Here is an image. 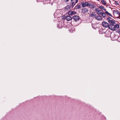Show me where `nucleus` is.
Returning a JSON list of instances; mask_svg holds the SVG:
<instances>
[{
	"label": "nucleus",
	"instance_id": "aec40b11",
	"mask_svg": "<svg viewBox=\"0 0 120 120\" xmlns=\"http://www.w3.org/2000/svg\"><path fill=\"white\" fill-rule=\"evenodd\" d=\"M105 13L107 14L108 15L112 17V15L109 12H108V11H105Z\"/></svg>",
	"mask_w": 120,
	"mask_h": 120
},
{
	"label": "nucleus",
	"instance_id": "5701e85b",
	"mask_svg": "<svg viewBox=\"0 0 120 120\" xmlns=\"http://www.w3.org/2000/svg\"><path fill=\"white\" fill-rule=\"evenodd\" d=\"M101 11L99 10V11H98V12H97V13L99 15H101V13L102 12H100Z\"/></svg>",
	"mask_w": 120,
	"mask_h": 120
},
{
	"label": "nucleus",
	"instance_id": "2eb2a0df",
	"mask_svg": "<svg viewBox=\"0 0 120 120\" xmlns=\"http://www.w3.org/2000/svg\"><path fill=\"white\" fill-rule=\"evenodd\" d=\"M98 7L101 10H104L105 11H106V9L104 8V7L103 6H99Z\"/></svg>",
	"mask_w": 120,
	"mask_h": 120
},
{
	"label": "nucleus",
	"instance_id": "39448f33",
	"mask_svg": "<svg viewBox=\"0 0 120 120\" xmlns=\"http://www.w3.org/2000/svg\"><path fill=\"white\" fill-rule=\"evenodd\" d=\"M82 12L84 14L88 12V9L86 8H84L82 9Z\"/></svg>",
	"mask_w": 120,
	"mask_h": 120
},
{
	"label": "nucleus",
	"instance_id": "dca6fc26",
	"mask_svg": "<svg viewBox=\"0 0 120 120\" xmlns=\"http://www.w3.org/2000/svg\"><path fill=\"white\" fill-rule=\"evenodd\" d=\"M76 9H79L81 8L80 6L78 4L77 5L75 6V7Z\"/></svg>",
	"mask_w": 120,
	"mask_h": 120
},
{
	"label": "nucleus",
	"instance_id": "9b49d317",
	"mask_svg": "<svg viewBox=\"0 0 120 120\" xmlns=\"http://www.w3.org/2000/svg\"><path fill=\"white\" fill-rule=\"evenodd\" d=\"M65 19L67 21H69L72 19V18L69 15H68L66 17Z\"/></svg>",
	"mask_w": 120,
	"mask_h": 120
},
{
	"label": "nucleus",
	"instance_id": "f257e3e1",
	"mask_svg": "<svg viewBox=\"0 0 120 120\" xmlns=\"http://www.w3.org/2000/svg\"><path fill=\"white\" fill-rule=\"evenodd\" d=\"M114 14L117 15V18H119L120 17V12L118 10H114L113 11Z\"/></svg>",
	"mask_w": 120,
	"mask_h": 120
},
{
	"label": "nucleus",
	"instance_id": "423d86ee",
	"mask_svg": "<svg viewBox=\"0 0 120 120\" xmlns=\"http://www.w3.org/2000/svg\"><path fill=\"white\" fill-rule=\"evenodd\" d=\"M73 18L75 21H77L80 18L79 16L75 15L73 16Z\"/></svg>",
	"mask_w": 120,
	"mask_h": 120
},
{
	"label": "nucleus",
	"instance_id": "0eeeda50",
	"mask_svg": "<svg viewBox=\"0 0 120 120\" xmlns=\"http://www.w3.org/2000/svg\"><path fill=\"white\" fill-rule=\"evenodd\" d=\"M88 7L91 8H93L95 7V5L92 3H89Z\"/></svg>",
	"mask_w": 120,
	"mask_h": 120
},
{
	"label": "nucleus",
	"instance_id": "c85d7f7f",
	"mask_svg": "<svg viewBox=\"0 0 120 120\" xmlns=\"http://www.w3.org/2000/svg\"><path fill=\"white\" fill-rule=\"evenodd\" d=\"M98 0V1H99V0Z\"/></svg>",
	"mask_w": 120,
	"mask_h": 120
},
{
	"label": "nucleus",
	"instance_id": "a878e982",
	"mask_svg": "<svg viewBox=\"0 0 120 120\" xmlns=\"http://www.w3.org/2000/svg\"><path fill=\"white\" fill-rule=\"evenodd\" d=\"M99 9L98 8H96L95 9V11H97V12H98V11H99Z\"/></svg>",
	"mask_w": 120,
	"mask_h": 120
},
{
	"label": "nucleus",
	"instance_id": "a211bd4d",
	"mask_svg": "<svg viewBox=\"0 0 120 120\" xmlns=\"http://www.w3.org/2000/svg\"><path fill=\"white\" fill-rule=\"evenodd\" d=\"M115 29H116V28H118L119 27V24H116L115 25H114Z\"/></svg>",
	"mask_w": 120,
	"mask_h": 120
},
{
	"label": "nucleus",
	"instance_id": "6ab92c4d",
	"mask_svg": "<svg viewBox=\"0 0 120 120\" xmlns=\"http://www.w3.org/2000/svg\"><path fill=\"white\" fill-rule=\"evenodd\" d=\"M75 2H71V6L73 7L75 5Z\"/></svg>",
	"mask_w": 120,
	"mask_h": 120
},
{
	"label": "nucleus",
	"instance_id": "6e6552de",
	"mask_svg": "<svg viewBox=\"0 0 120 120\" xmlns=\"http://www.w3.org/2000/svg\"><path fill=\"white\" fill-rule=\"evenodd\" d=\"M75 11H69L68 12V14L69 15H75L76 13Z\"/></svg>",
	"mask_w": 120,
	"mask_h": 120
},
{
	"label": "nucleus",
	"instance_id": "9d476101",
	"mask_svg": "<svg viewBox=\"0 0 120 120\" xmlns=\"http://www.w3.org/2000/svg\"><path fill=\"white\" fill-rule=\"evenodd\" d=\"M110 37L112 38H113L114 39L116 40V35L114 33H111L110 35Z\"/></svg>",
	"mask_w": 120,
	"mask_h": 120
},
{
	"label": "nucleus",
	"instance_id": "bb28decb",
	"mask_svg": "<svg viewBox=\"0 0 120 120\" xmlns=\"http://www.w3.org/2000/svg\"><path fill=\"white\" fill-rule=\"evenodd\" d=\"M64 1L65 2H68L69 1V0H64Z\"/></svg>",
	"mask_w": 120,
	"mask_h": 120
},
{
	"label": "nucleus",
	"instance_id": "f8f14e48",
	"mask_svg": "<svg viewBox=\"0 0 120 120\" xmlns=\"http://www.w3.org/2000/svg\"><path fill=\"white\" fill-rule=\"evenodd\" d=\"M105 36L106 37H108L110 36V32L109 31H106L105 33Z\"/></svg>",
	"mask_w": 120,
	"mask_h": 120
},
{
	"label": "nucleus",
	"instance_id": "1a4fd4ad",
	"mask_svg": "<svg viewBox=\"0 0 120 120\" xmlns=\"http://www.w3.org/2000/svg\"><path fill=\"white\" fill-rule=\"evenodd\" d=\"M96 19L98 20H102V18L101 16L100 15H97L95 17Z\"/></svg>",
	"mask_w": 120,
	"mask_h": 120
},
{
	"label": "nucleus",
	"instance_id": "4be33fe9",
	"mask_svg": "<svg viewBox=\"0 0 120 120\" xmlns=\"http://www.w3.org/2000/svg\"><path fill=\"white\" fill-rule=\"evenodd\" d=\"M96 15H95L93 13H92V14H91L90 16L91 17H94V16H96Z\"/></svg>",
	"mask_w": 120,
	"mask_h": 120
},
{
	"label": "nucleus",
	"instance_id": "f03ea898",
	"mask_svg": "<svg viewBox=\"0 0 120 120\" xmlns=\"http://www.w3.org/2000/svg\"><path fill=\"white\" fill-rule=\"evenodd\" d=\"M80 4L82 5V7L84 8L86 7H88L89 3L87 2H80Z\"/></svg>",
	"mask_w": 120,
	"mask_h": 120
},
{
	"label": "nucleus",
	"instance_id": "f3484780",
	"mask_svg": "<svg viewBox=\"0 0 120 120\" xmlns=\"http://www.w3.org/2000/svg\"><path fill=\"white\" fill-rule=\"evenodd\" d=\"M101 2L102 3V4L104 5H106V2H105L104 0H102L101 1Z\"/></svg>",
	"mask_w": 120,
	"mask_h": 120
},
{
	"label": "nucleus",
	"instance_id": "4468645a",
	"mask_svg": "<svg viewBox=\"0 0 120 120\" xmlns=\"http://www.w3.org/2000/svg\"><path fill=\"white\" fill-rule=\"evenodd\" d=\"M108 22L109 23H111V24H116L115 20L114 19L112 20H111L108 21Z\"/></svg>",
	"mask_w": 120,
	"mask_h": 120
},
{
	"label": "nucleus",
	"instance_id": "b1692460",
	"mask_svg": "<svg viewBox=\"0 0 120 120\" xmlns=\"http://www.w3.org/2000/svg\"><path fill=\"white\" fill-rule=\"evenodd\" d=\"M107 19L108 20V21L111 20H112L113 19L112 18L110 17L108 18H107Z\"/></svg>",
	"mask_w": 120,
	"mask_h": 120
},
{
	"label": "nucleus",
	"instance_id": "20e7f679",
	"mask_svg": "<svg viewBox=\"0 0 120 120\" xmlns=\"http://www.w3.org/2000/svg\"><path fill=\"white\" fill-rule=\"evenodd\" d=\"M102 24L104 27H109V23L106 22H103Z\"/></svg>",
	"mask_w": 120,
	"mask_h": 120
},
{
	"label": "nucleus",
	"instance_id": "393cba45",
	"mask_svg": "<svg viewBox=\"0 0 120 120\" xmlns=\"http://www.w3.org/2000/svg\"><path fill=\"white\" fill-rule=\"evenodd\" d=\"M115 3L116 5H119V3L117 2V1H116L114 0Z\"/></svg>",
	"mask_w": 120,
	"mask_h": 120
},
{
	"label": "nucleus",
	"instance_id": "ddd939ff",
	"mask_svg": "<svg viewBox=\"0 0 120 120\" xmlns=\"http://www.w3.org/2000/svg\"><path fill=\"white\" fill-rule=\"evenodd\" d=\"M71 8L70 5H68L65 7V10L67 11H68L70 10Z\"/></svg>",
	"mask_w": 120,
	"mask_h": 120
},
{
	"label": "nucleus",
	"instance_id": "412c9836",
	"mask_svg": "<svg viewBox=\"0 0 120 120\" xmlns=\"http://www.w3.org/2000/svg\"><path fill=\"white\" fill-rule=\"evenodd\" d=\"M103 17H105V13H102L101 14V15Z\"/></svg>",
	"mask_w": 120,
	"mask_h": 120
},
{
	"label": "nucleus",
	"instance_id": "cd10ccee",
	"mask_svg": "<svg viewBox=\"0 0 120 120\" xmlns=\"http://www.w3.org/2000/svg\"><path fill=\"white\" fill-rule=\"evenodd\" d=\"M78 0H76V1H75V4H76V3H77L78 2Z\"/></svg>",
	"mask_w": 120,
	"mask_h": 120
},
{
	"label": "nucleus",
	"instance_id": "7ed1b4c3",
	"mask_svg": "<svg viewBox=\"0 0 120 120\" xmlns=\"http://www.w3.org/2000/svg\"><path fill=\"white\" fill-rule=\"evenodd\" d=\"M115 24H111L109 25V28L110 29L114 30H115L114 25Z\"/></svg>",
	"mask_w": 120,
	"mask_h": 120
}]
</instances>
